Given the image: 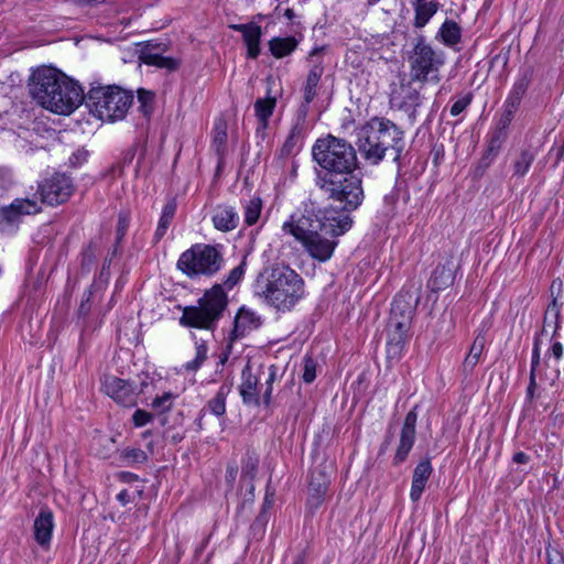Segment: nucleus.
I'll use <instances>...</instances> for the list:
<instances>
[{
  "instance_id": "obj_26",
  "label": "nucleus",
  "mask_w": 564,
  "mask_h": 564,
  "mask_svg": "<svg viewBox=\"0 0 564 564\" xmlns=\"http://www.w3.org/2000/svg\"><path fill=\"white\" fill-rule=\"evenodd\" d=\"M532 80V70L525 69L520 73L519 78L514 82L505 104L510 108H519L523 96L525 95Z\"/></svg>"
},
{
  "instance_id": "obj_55",
  "label": "nucleus",
  "mask_w": 564,
  "mask_h": 564,
  "mask_svg": "<svg viewBox=\"0 0 564 564\" xmlns=\"http://www.w3.org/2000/svg\"><path fill=\"white\" fill-rule=\"evenodd\" d=\"M154 98L153 91L143 89V117H149L153 112Z\"/></svg>"
},
{
  "instance_id": "obj_33",
  "label": "nucleus",
  "mask_w": 564,
  "mask_h": 564,
  "mask_svg": "<svg viewBox=\"0 0 564 564\" xmlns=\"http://www.w3.org/2000/svg\"><path fill=\"white\" fill-rule=\"evenodd\" d=\"M414 9L413 26L415 29L424 28L429 21L440 9V3L436 0H431L430 4L419 6Z\"/></svg>"
},
{
  "instance_id": "obj_46",
  "label": "nucleus",
  "mask_w": 564,
  "mask_h": 564,
  "mask_svg": "<svg viewBox=\"0 0 564 564\" xmlns=\"http://www.w3.org/2000/svg\"><path fill=\"white\" fill-rule=\"evenodd\" d=\"M269 522V512L260 511L254 521L250 525V531L256 539H261L264 534L265 527Z\"/></svg>"
},
{
  "instance_id": "obj_32",
  "label": "nucleus",
  "mask_w": 564,
  "mask_h": 564,
  "mask_svg": "<svg viewBox=\"0 0 564 564\" xmlns=\"http://www.w3.org/2000/svg\"><path fill=\"white\" fill-rule=\"evenodd\" d=\"M409 336H404L394 330H387V358L390 360H399Z\"/></svg>"
},
{
  "instance_id": "obj_52",
  "label": "nucleus",
  "mask_w": 564,
  "mask_h": 564,
  "mask_svg": "<svg viewBox=\"0 0 564 564\" xmlns=\"http://www.w3.org/2000/svg\"><path fill=\"white\" fill-rule=\"evenodd\" d=\"M276 379V367L275 366H270L269 368V373H268V378L265 379V390L263 392V403L265 405H269L271 403V395H272V386H273V382L275 381Z\"/></svg>"
},
{
  "instance_id": "obj_63",
  "label": "nucleus",
  "mask_w": 564,
  "mask_h": 564,
  "mask_svg": "<svg viewBox=\"0 0 564 564\" xmlns=\"http://www.w3.org/2000/svg\"><path fill=\"white\" fill-rule=\"evenodd\" d=\"M253 24H254L253 22H249V23H246V24H230L229 28L231 30H234V31L242 33V35H243L245 33H247L251 29V26Z\"/></svg>"
},
{
  "instance_id": "obj_44",
  "label": "nucleus",
  "mask_w": 564,
  "mask_h": 564,
  "mask_svg": "<svg viewBox=\"0 0 564 564\" xmlns=\"http://www.w3.org/2000/svg\"><path fill=\"white\" fill-rule=\"evenodd\" d=\"M507 139V131L503 129H496L488 140L486 150L499 155L502 144Z\"/></svg>"
},
{
  "instance_id": "obj_29",
  "label": "nucleus",
  "mask_w": 564,
  "mask_h": 564,
  "mask_svg": "<svg viewBox=\"0 0 564 564\" xmlns=\"http://www.w3.org/2000/svg\"><path fill=\"white\" fill-rule=\"evenodd\" d=\"M486 346V336L484 332H479L477 336L475 337L469 351L467 356L465 357L462 370L465 373V376H468L471 373V371L475 369L477 364L479 362L480 356L485 349Z\"/></svg>"
},
{
  "instance_id": "obj_56",
  "label": "nucleus",
  "mask_w": 564,
  "mask_h": 564,
  "mask_svg": "<svg viewBox=\"0 0 564 564\" xmlns=\"http://www.w3.org/2000/svg\"><path fill=\"white\" fill-rule=\"evenodd\" d=\"M503 107H505V110L499 120V126L497 129H503V131H507V128L511 123L514 112L517 111L518 108L507 107L506 104L503 105Z\"/></svg>"
},
{
  "instance_id": "obj_39",
  "label": "nucleus",
  "mask_w": 564,
  "mask_h": 564,
  "mask_svg": "<svg viewBox=\"0 0 564 564\" xmlns=\"http://www.w3.org/2000/svg\"><path fill=\"white\" fill-rule=\"evenodd\" d=\"M558 317H560V306L557 304L556 299H553L552 302L549 304L546 312L544 314L543 319V327L541 330V334L547 333V327H550L552 324H554V329L552 337H554L557 333L558 328Z\"/></svg>"
},
{
  "instance_id": "obj_9",
  "label": "nucleus",
  "mask_w": 564,
  "mask_h": 564,
  "mask_svg": "<svg viewBox=\"0 0 564 564\" xmlns=\"http://www.w3.org/2000/svg\"><path fill=\"white\" fill-rule=\"evenodd\" d=\"M444 64L443 54L436 53L433 47L426 43L425 36L420 34L416 37L412 55L410 56L411 78L425 83L427 76Z\"/></svg>"
},
{
  "instance_id": "obj_58",
  "label": "nucleus",
  "mask_w": 564,
  "mask_h": 564,
  "mask_svg": "<svg viewBox=\"0 0 564 564\" xmlns=\"http://www.w3.org/2000/svg\"><path fill=\"white\" fill-rule=\"evenodd\" d=\"M129 227V218L124 214L119 215L118 226H117V240L120 241L124 235L127 234Z\"/></svg>"
},
{
  "instance_id": "obj_4",
  "label": "nucleus",
  "mask_w": 564,
  "mask_h": 564,
  "mask_svg": "<svg viewBox=\"0 0 564 564\" xmlns=\"http://www.w3.org/2000/svg\"><path fill=\"white\" fill-rule=\"evenodd\" d=\"M254 293L278 311H290L304 295V280L289 265H273L261 272Z\"/></svg>"
},
{
  "instance_id": "obj_51",
  "label": "nucleus",
  "mask_w": 564,
  "mask_h": 564,
  "mask_svg": "<svg viewBox=\"0 0 564 564\" xmlns=\"http://www.w3.org/2000/svg\"><path fill=\"white\" fill-rule=\"evenodd\" d=\"M96 261L95 249L93 243H89L86 248L83 249L80 253V267L83 271H90L91 267Z\"/></svg>"
},
{
  "instance_id": "obj_37",
  "label": "nucleus",
  "mask_w": 564,
  "mask_h": 564,
  "mask_svg": "<svg viewBox=\"0 0 564 564\" xmlns=\"http://www.w3.org/2000/svg\"><path fill=\"white\" fill-rule=\"evenodd\" d=\"M535 155V152L530 149L521 150L513 162V176L523 177L529 172Z\"/></svg>"
},
{
  "instance_id": "obj_3",
  "label": "nucleus",
  "mask_w": 564,
  "mask_h": 564,
  "mask_svg": "<svg viewBox=\"0 0 564 564\" xmlns=\"http://www.w3.org/2000/svg\"><path fill=\"white\" fill-rule=\"evenodd\" d=\"M358 151L371 165H377L386 156L401 169V160L405 151L404 131L393 121L383 117H373L357 132Z\"/></svg>"
},
{
  "instance_id": "obj_34",
  "label": "nucleus",
  "mask_w": 564,
  "mask_h": 564,
  "mask_svg": "<svg viewBox=\"0 0 564 564\" xmlns=\"http://www.w3.org/2000/svg\"><path fill=\"white\" fill-rule=\"evenodd\" d=\"M262 31L261 26L253 24L251 29L242 35L243 42L247 46V57L256 59L260 54V40Z\"/></svg>"
},
{
  "instance_id": "obj_13",
  "label": "nucleus",
  "mask_w": 564,
  "mask_h": 564,
  "mask_svg": "<svg viewBox=\"0 0 564 564\" xmlns=\"http://www.w3.org/2000/svg\"><path fill=\"white\" fill-rule=\"evenodd\" d=\"M102 388L106 394L124 408H132L138 403L139 391L137 387H132L126 380L117 377H106Z\"/></svg>"
},
{
  "instance_id": "obj_47",
  "label": "nucleus",
  "mask_w": 564,
  "mask_h": 564,
  "mask_svg": "<svg viewBox=\"0 0 564 564\" xmlns=\"http://www.w3.org/2000/svg\"><path fill=\"white\" fill-rule=\"evenodd\" d=\"M300 131L301 130H300L299 126H294L292 128L289 137L286 138L285 142L279 150L280 159L289 158L293 153L294 148H295V138L300 134Z\"/></svg>"
},
{
  "instance_id": "obj_2",
  "label": "nucleus",
  "mask_w": 564,
  "mask_h": 564,
  "mask_svg": "<svg viewBox=\"0 0 564 564\" xmlns=\"http://www.w3.org/2000/svg\"><path fill=\"white\" fill-rule=\"evenodd\" d=\"M350 213L343 212L333 203L324 208H315L311 203L304 206L303 212L294 213L282 228L300 241L313 259L326 262L338 245L337 237L352 226Z\"/></svg>"
},
{
  "instance_id": "obj_18",
  "label": "nucleus",
  "mask_w": 564,
  "mask_h": 564,
  "mask_svg": "<svg viewBox=\"0 0 564 564\" xmlns=\"http://www.w3.org/2000/svg\"><path fill=\"white\" fill-rule=\"evenodd\" d=\"M324 74V66L315 64L307 73L306 79L302 86L303 102L299 107V117L304 120L308 113L310 104L317 96L318 85Z\"/></svg>"
},
{
  "instance_id": "obj_54",
  "label": "nucleus",
  "mask_w": 564,
  "mask_h": 564,
  "mask_svg": "<svg viewBox=\"0 0 564 564\" xmlns=\"http://www.w3.org/2000/svg\"><path fill=\"white\" fill-rule=\"evenodd\" d=\"M545 556L547 564H564V554L550 544L545 549Z\"/></svg>"
},
{
  "instance_id": "obj_48",
  "label": "nucleus",
  "mask_w": 564,
  "mask_h": 564,
  "mask_svg": "<svg viewBox=\"0 0 564 564\" xmlns=\"http://www.w3.org/2000/svg\"><path fill=\"white\" fill-rule=\"evenodd\" d=\"M303 381L312 383L316 378V361L312 356L306 355L303 359Z\"/></svg>"
},
{
  "instance_id": "obj_22",
  "label": "nucleus",
  "mask_w": 564,
  "mask_h": 564,
  "mask_svg": "<svg viewBox=\"0 0 564 564\" xmlns=\"http://www.w3.org/2000/svg\"><path fill=\"white\" fill-rule=\"evenodd\" d=\"M433 467L430 457L422 459L414 468L412 476V485L410 490V498L413 502L421 499L425 489L426 482L431 477Z\"/></svg>"
},
{
  "instance_id": "obj_24",
  "label": "nucleus",
  "mask_w": 564,
  "mask_h": 564,
  "mask_svg": "<svg viewBox=\"0 0 564 564\" xmlns=\"http://www.w3.org/2000/svg\"><path fill=\"white\" fill-rule=\"evenodd\" d=\"M540 345L541 339L536 335L533 340V348H532V357H531V369H530V376H529V384L525 390V402L532 403L536 397V390H538V369L540 367L541 362V352H540Z\"/></svg>"
},
{
  "instance_id": "obj_60",
  "label": "nucleus",
  "mask_w": 564,
  "mask_h": 564,
  "mask_svg": "<svg viewBox=\"0 0 564 564\" xmlns=\"http://www.w3.org/2000/svg\"><path fill=\"white\" fill-rule=\"evenodd\" d=\"M273 501H274V491H270L269 487H267V491H265L261 511L268 512L269 509H271Z\"/></svg>"
},
{
  "instance_id": "obj_25",
  "label": "nucleus",
  "mask_w": 564,
  "mask_h": 564,
  "mask_svg": "<svg viewBox=\"0 0 564 564\" xmlns=\"http://www.w3.org/2000/svg\"><path fill=\"white\" fill-rule=\"evenodd\" d=\"M212 220L217 230L227 232L238 226L239 215L231 206H217Z\"/></svg>"
},
{
  "instance_id": "obj_27",
  "label": "nucleus",
  "mask_w": 564,
  "mask_h": 564,
  "mask_svg": "<svg viewBox=\"0 0 564 564\" xmlns=\"http://www.w3.org/2000/svg\"><path fill=\"white\" fill-rule=\"evenodd\" d=\"M61 88L62 89H56L55 99L61 98L62 102H65V99L68 98V93H73L74 96L70 100L72 105L66 106L68 109L57 113L69 115L85 100V95L82 87L72 78H69V85L64 84Z\"/></svg>"
},
{
  "instance_id": "obj_5",
  "label": "nucleus",
  "mask_w": 564,
  "mask_h": 564,
  "mask_svg": "<svg viewBox=\"0 0 564 564\" xmlns=\"http://www.w3.org/2000/svg\"><path fill=\"white\" fill-rule=\"evenodd\" d=\"M242 264L235 267L223 284H214L206 290L197 305L185 306L180 324L186 327L214 330L228 306V295L225 288L232 289L242 278Z\"/></svg>"
},
{
  "instance_id": "obj_50",
  "label": "nucleus",
  "mask_w": 564,
  "mask_h": 564,
  "mask_svg": "<svg viewBox=\"0 0 564 564\" xmlns=\"http://www.w3.org/2000/svg\"><path fill=\"white\" fill-rule=\"evenodd\" d=\"M474 95L471 91L464 94L459 99H457L451 107L449 112L453 117L460 115L464 110L468 108L471 104Z\"/></svg>"
},
{
  "instance_id": "obj_42",
  "label": "nucleus",
  "mask_w": 564,
  "mask_h": 564,
  "mask_svg": "<svg viewBox=\"0 0 564 564\" xmlns=\"http://www.w3.org/2000/svg\"><path fill=\"white\" fill-rule=\"evenodd\" d=\"M497 156H498L497 154L485 150L481 158L479 159L477 164L474 166L473 176L475 178L482 177L485 175L486 171L489 169V166L495 162Z\"/></svg>"
},
{
  "instance_id": "obj_12",
  "label": "nucleus",
  "mask_w": 564,
  "mask_h": 564,
  "mask_svg": "<svg viewBox=\"0 0 564 564\" xmlns=\"http://www.w3.org/2000/svg\"><path fill=\"white\" fill-rule=\"evenodd\" d=\"M40 207L35 200L17 198L10 205L0 207V230L17 226L22 216L36 214Z\"/></svg>"
},
{
  "instance_id": "obj_45",
  "label": "nucleus",
  "mask_w": 564,
  "mask_h": 564,
  "mask_svg": "<svg viewBox=\"0 0 564 564\" xmlns=\"http://www.w3.org/2000/svg\"><path fill=\"white\" fill-rule=\"evenodd\" d=\"M174 399V394L171 392H164L161 397H156L153 399L151 403V408L158 414L164 413L172 408V401Z\"/></svg>"
},
{
  "instance_id": "obj_53",
  "label": "nucleus",
  "mask_w": 564,
  "mask_h": 564,
  "mask_svg": "<svg viewBox=\"0 0 564 564\" xmlns=\"http://www.w3.org/2000/svg\"><path fill=\"white\" fill-rule=\"evenodd\" d=\"M93 296V286L84 292L80 305L78 307L77 314L82 318H86L90 312L91 308V300Z\"/></svg>"
},
{
  "instance_id": "obj_57",
  "label": "nucleus",
  "mask_w": 564,
  "mask_h": 564,
  "mask_svg": "<svg viewBox=\"0 0 564 564\" xmlns=\"http://www.w3.org/2000/svg\"><path fill=\"white\" fill-rule=\"evenodd\" d=\"M89 152L85 149H78L74 152L69 158V164L73 167L80 166L84 162L87 161Z\"/></svg>"
},
{
  "instance_id": "obj_40",
  "label": "nucleus",
  "mask_w": 564,
  "mask_h": 564,
  "mask_svg": "<svg viewBox=\"0 0 564 564\" xmlns=\"http://www.w3.org/2000/svg\"><path fill=\"white\" fill-rule=\"evenodd\" d=\"M262 210V200L260 197H253L251 198L246 205H245V224L247 226L254 225L261 214Z\"/></svg>"
},
{
  "instance_id": "obj_49",
  "label": "nucleus",
  "mask_w": 564,
  "mask_h": 564,
  "mask_svg": "<svg viewBox=\"0 0 564 564\" xmlns=\"http://www.w3.org/2000/svg\"><path fill=\"white\" fill-rule=\"evenodd\" d=\"M411 326H412V322H410V321H402V319L389 317L387 330H394V332H398L399 334L411 337V334H410Z\"/></svg>"
},
{
  "instance_id": "obj_23",
  "label": "nucleus",
  "mask_w": 564,
  "mask_h": 564,
  "mask_svg": "<svg viewBox=\"0 0 564 564\" xmlns=\"http://www.w3.org/2000/svg\"><path fill=\"white\" fill-rule=\"evenodd\" d=\"M454 280L455 274L453 261L447 260L445 263L436 265L429 280L427 286L432 292L438 293L440 291L451 286L454 283Z\"/></svg>"
},
{
  "instance_id": "obj_62",
  "label": "nucleus",
  "mask_w": 564,
  "mask_h": 564,
  "mask_svg": "<svg viewBox=\"0 0 564 564\" xmlns=\"http://www.w3.org/2000/svg\"><path fill=\"white\" fill-rule=\"evenodd\" d=\"M512 460L516 464H527L530 460V456L524 452H517L513 454Z\"/></svg>"
},
{
  "instance_id": "obj_28",
  "label": "nucleus",
  "mask_w": 564,
  "mask_h": 564,
  "mask_svg": "<svg viewBox=\"0 0 564 564\" xmlns=\"http://www.w3.org/2000/svg\"><path fill=\"white\" fill-rule=\"evenodd\" d=\"M61 88L62 89H56L55 99L61 98L62 102H65V99L68 98V93H73L74 96L70 100L72 105L66 106L68 109L57 113L69 115L85 100V95L82 87L72 78H69V85L64 84Z\"/></svg>"
},
{
  "instance_id": "obj_43",
  "label": "nucleus",
  "mask_w": 564,
  "mask_h": 564,
  "mask_svg": "<svg viewBox=\"0 0 564 564\" xmlns=\"http://www.w3.org/2000/svg\"><path fill=\"white\" fill-rule=\"evenodd\" d=\"M207 358V346L204 341L196 343V356L184 365L186 371H197Z\"/></svg>"
},
{
  "instance_id": "obj_1",
  "label": "nucleus",
  "mask_w": 564,
  "mask_h": 564,
  "mask_svg": "<svg viewBox=\"0 0 564 564\" xmlns=\"http://www.w3.org/2000/svg\"><path fill=\"white\" fill-rule=\"evenodd\" d=\"M316 163L315 186L327 200L343 212H354L364 202L362 178L356 174L359 167L357 150L344 138L328 133L318 138L312 147Z\"/></svg>"
},
{
  "instance_id": "obj_21",
  "label": "nucleus",
  "mask_w": 564,
  "mask_h": 564,
  "mask_svg": "<svg viewBox=\"0 0 564 564\" xmlns=\"http://www.w3.org/2000/svg\"><path fill=\"white\" fill-rule=\"evenodd\" d=\"M54 528V516L50 508H41L34 520L33 530L34 539L41 546L50 544Z\"/></svg>"
},
{
  "instance_id": "obj_8",
  "label": "nucleus",
  "mask_w": 564,
  "mask_h": 564,
  "mask_svg": "<svg viewBox=\"0 0 564 564\" xmlns=\"http://www.w3.org/2000/svg\"><path fill=\"white\" fill-rule=\"evenodd\" d=\"M224 264L221 252L212 245L195 243L180 256L176 268L189 279L215 275Z\"/></svg>"
},
{
  "instance_id": "obj_17",
  "label": "nucleus",
  "mask_w": 564,
  "mask_h": 564,
  "mask_svg": "<svg viewBox=\"0 0 564 564\" xmlns=\"http://www.w3.org/2000/svg\"><path fill=\"white\" fill-rule=\"evenodd\" d=\"M419 302L420 294H413L409 290H401L393 299L390 317L412 322Z\"/></svg>"
},
{
  "instance_id": "obj_38",
  "label": "nucleus",
  "mask_w": 564,
  "mask_h": 564,
  "mask_svg": "<svg viewBox=\"0 0 564 564\" xmlns=\"http://www.w3.org/2000/svg\"><path fill=\"white\" fill-rule=\"evenodd\" d=\"M230 392V386L223 384L216 395L207 403L209 411L216 416H223L226 413V397Z\"/></svg>"
},
{
  "instance_id": "obj_36",
  "label": "nucleus",
  "mask_w": 564,
  "mask_h": 564,
  "mask_svg": "<svg viewBox=\"0 0 564 564\" xmlns=\"http://www.w3.org/2000/svg\"><path fill=\"white\" fill-rule=\"evenodd\" d=\"M176 212V203L175 200L167 202L163 209L158 224V228L155 230V242L160 241L165 235L167 227L170 226L172 219L174 218Z\"/></svg>"
},
{
  "instance_id": "obj_11",
  "label": "nucleus",
  "mask_w": 564,
  "mask_h": 564,
  "mask_svg": "<svg viewBox=\"0 0 564 564\" xmlns=\"http://www.w3.org/2000/svg\"><path fill=\"white\" fill-rule=\"evenodd\" d=\"M420 404H415L405 415L399 434V442L392 459L393 466L404 463L416 440V423Z\"/></svg>"
},
{
  "instance_id": "obj_64",
  "label": "nucleus",
  "mask_w": 564,
  "mask_h": 564,
  "mask_svg": "<svg viewBox=\"0 0 564 564\" xmlns=\"http://www.w3.org/2000/svg\"><path fill=\"white\" fill-rule=\"evenodd\" d=\"M232 343L234 341H230V339H228V343H227V345H226V347H225V349H224V351H223V354L220 356V362L223 365L227 361L229 355L231 354Z\"/></svg>"
},
{
  "instance_id": "obj_59",
  "label": "nucleus",
  "mask_w": 564,
  "mask_h": 564,
  "mask_svg": "<svg viewBox=\"0 0 564 564\" xmlns=\"http://www.w3.org/2000/svg\"><path fill=\"white\" fill-rule=\"evenodd\" d=\"M137 150H138V143H134L132 147H130L123 154H122V159H121V162H122V165H127V164H130L132 163L134 156H135V153H137Z\"/></svg>"
},
{
  "instance_id": "obj_31",
  "label": "nucleus",
  "mask_w": 564,
  "mask_h": 564,
  "mask_svg": "<svg viewBox=\"0 0 564 564\" xmlns=\"http://www.w3.org/2000/svg\"><path fill=\"white\" fill-rule=\"evenodd\" d=\"M299 43V40L294 36H275L269 41L268 45L270 53L275 58H283L291 55L297 48Z\"/></svg>"
},
{
  "instance_id": "obj_30",
  "label": "nucleus",
  "mask_w": 564,
  "mask_h": 564,
  "mask_svg": "<svg viewBox=\"0 0 564 564\" xmlns=\"http://www.w3.org/2000/svg\"><path fill=\"white\" fill-rule=\"evenodd\" d=\"M435 37L445 46L453 47L462 40V28L454 20L446 19L438 29Z\"/></svg>"
},
{
  "instance_id": "obj_61",
  "label": "nucleus",
  "mask_w": 564,
  "mask_h": 564,
  "mask_svg": "<svg viewBox=\"0 0 564 564\" xmlns=\"http://www.w3.org/2000/svg\"><path fill=\"white\" fill-rule=\"evenodd\" d=\"M563 352V345L560 341H554L550 348V354L555 358V360H561Z\"/></svg>"
},
{
  "instance_id": "obj_16",
  "label": "nucleus",
  "mask_w": 564,
  "mask_h": 564,
  "mask_svg": "<svg viewBox=\"0 0 564 564\" xmlns=\"http://www.w3.org/2000/svg\"><path fill=\"white\" fill-rule=\"evenodd\" d=\"M330 485V477L326 467L317 466L312 470L308 484L307 506L317 509L324 501V497Z\"/></svg>"
},
{
  "instance_id": "obj_10",
  "label": "nucleus",
  "mask_w": 564,
  "mask_h": 564,
  "mask_svg": "<svg viewBox=\"0 0 564 564\" xmlns=\"http://www.w3.org/2000/svg\"><path fill=\"white\" fill-rule=\"evenodd\" d=\"M42 202L51 206L68 200L74 192L72 178L65 173H54L39 185Z\"/></svg>"
},
{
  "instance_id": "obj_19",
  "label": "nucleus",
  "mask_w": 564,
  "mask_h": 564,
  "mask_svg": "<svg viewBox=\"0 0 564 564\" xmlns=\"http://www.w3.org/2000/svg\"><path fill=\"white\" fill-rule=\"evenodd\" d=\"M261 325V317L256 312L242 306L238 310L235 316L234 328L231 329L228 339H230V341H235L242 338L246 334L258 329Z\"/></svg>"
},
{
  "instance_id": "obj_14",
  "label": "nucleus",
  "mask_w": 564,
  "mask_h": 564,
  "mask_svg": "<svg viewBox=\"0 0 564 564\" xmlns=\"http://www.w3.org/2000/svg\"><path fill=\"white\" fill-rule=\"evenodd\" d=\"M166 50L167 44L165 42L151 39L143 40V64L165 68L169 72L176 70L180 67V61L163 56L162 54Z\"/></svg>"
},
{
  "instance_id": "obj_6",
  "label": "nucleus",
  "mask_w": 564,
  "mask_h": 564,
  "mask_svg": "<svg viewBox=\"0 0 564 564\" xmlns=\"http://www.w3.org/2000/svg\"><path fill=\"white\" fill-rule=\"evenodd\" d=\"M85 102L96 118L115 122L126 117L132 106L133 95L117 85H97L89 89Z\"/></svg>"
},
{
  "instance_id": "obj_35",
  "label": "nucleus",
  "mask_w": 564,
  "mask_h": 564,
  "mask_svg": "<svg viewBox=\"0 0 564 564\" xmlns=\"http://www.w3.org/2000/svg\"><path fill=\"white\" fill-rule=\"evenodd\" d=\"M276 100L274 97L259 98L254 102L256 116L262 127L265 129L269 124V119L273 113Z\"/></svg>"
},
{
  "instance_id": "obj_41",
  "label": "nucleus",
  "mask_w": 564,
  "mask_h": 564,
  "mask_svg": "<svg viewBox=\"0 0 564 564\" xmlns=\"http://www.w3.org/2000/svg\"><path fill=\"white\" fill-rule=\"evenodd\" d=\"M259 459L254 453H247L242 462L241 477L252 481L258 471Z\"/></svg>"
},
{
  "instance_id": "obj_7",
  "label": "nucleus",
  "mask_w": 564,
  "mask_h": 564,
  "mask_svg": "<svg viewBox=\"0 0 564 564\" xmlns=\"http://www.w3.org/2000/svg\"><path fill=\"white\" fill-rule=\"evenodd\" d=\"M69 85V77L54 67H41L35 70L29 83V90L32 98L43 108L52 112H62L70 106L73 93H68V98L62 102L61 98L55 99L56 89H62L63 85Z\"/></svg>"
},
{
  "instance_id": "obj_15",
  "label": "nucleus",
  "mask_w": 564,
  "mask_h": 564,
  "mask_svg": "<svg viewBox=\"0 0 564 564\" xmlns=\"http://www.w3.org/2000/svg\"><path fill=\"white\" fill-rule=\"evenodd\" d=\"M390 105L399 110L409 113V118L414 120L417 107L421 106L420 91L410 84H401L399 88L392 89L390 94Z\"/></svg>"
},
{
  "instance_id": "obj_20",
  "label": "nucleus",
  "mask_w": 564,
  "mask_h": 564,
  "mask_svg": "<svg viewBox=\"0 0 564 564\" xmlns=\"http://www.w3.org/2000/svg\"><path fill=\"white\" fill-rule=\"evenodd\" d=\"M260 381V373H253L249 364L245 366L241 371V383L239 386V393L245 404H260V397L258 384Z\"/></svg>"
}]
</instances>
